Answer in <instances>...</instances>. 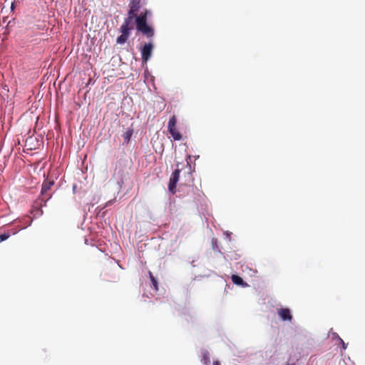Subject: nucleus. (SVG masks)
Wrapping results in <instances>:
<instances>
[{"label":"nucleus","instance_id":"dca6fc26","mask_svg":"<svg viewBox=\"0 0 365 365\" xmlns=\"http://www.w3.org/2000/svg\"><path fill=\"white\" fill-rule=\"evenodd\" d=\"M287 365H294V364H288Z\"/></svg>","mask_w":365,"mask_h":365},{"label":"nucleus","instance_id":"f257e3e1","mask_svg":"<svg viewBox=\"0 0 365 365\" xmlns=\"http://www.w3.org/2000/svg\"><path fill=\"white\" fill-rule=\"evenodd\" d=\"M150 14V11L147 9H144L138 16L128 14L127 18L120 26V31L130 34V31L133 29V19H135L137 30L148 38L153 37L154 36V30L147 24V18Z\"/></svg>","mask_w":365,"mask_h":365},{"label":"nucleus","instance_id":"ddd939ff","mask_svg":"<svg viewBox=\"0 0 365 365\" xmlns=\"http://www.w3.org/2000/svg\"><path fill=\"white\" fill-rule=\"evenodd\" d=\"M10 237V234L8 232H4L3 234L0 235V240L1 241H4L7 240Z\"/></svg>","mask_w":365,"mask_h":365},{"label":"nucleus","instance_id":"6e6552de","mask_svg":"<svg viewBox=\"0 0 365 365\" xmlns=\"http://www.w3.org/2000/svg\"><path fill=\"white\" fill-rule=\"evenodd\" d=\"M121 35L117 38L116 42L119 44L124 43L128 38L130 34L128 32L120 31Z\"/></svg>","mask_w":365,"mask_h":365},{"label":"nucleus","instance_id":"f8f14e48","mask_svg":"<svg viewBox=\"0 0 365 365\" xmlns=\"http://www.w3.org/2000/svg\"><path fill=\"white\" fill-rule=\"evenodd\" d=\"M132 135H133V130L130 129V130H127L124 133L123 137H124L125 140L128 142L130 140Z\"/></svg>","mask_w":365,"mask_h":365},{"label":"nucleus","instance_id":"2eb2a0df","mask_svg":"<svg viewBox=\"0 0 365 365\" xmlns=\"http://www.w3.org/2000/svg\"><path fill=\"white\" fill-rule=\"evenodd\" d=\"M213 365H220V362L218 361H215L213 362Z\"/></svg>","mask_w":365,"mask_h":365},{"label":"nucleus","instance_id":"7ed1b4c3","mask_svg":"<svg viewBox=\"0 0 365 365\" xmlns=\"http://www.w3.org/2000/svg\"><path fill=\"white\" fill-rule=\"evenodd\" d=\"M54 182L50 180H45L41 186V200L44 201V205L46 202L51 197V195L48 193V191L51 190V187L53 185Z\"/></svg>","mask_w":365,"mask_h":365},{"label":"nucleus","instance_id":"39448f33","mask_svg":"<svg viewBox=\"0 0 365 365\" xmlns=\"http://www.w3.org/2000/svg\"><path fill=\"white\" fill-rule=\"evenodd\" d=\"M153 44L150 42L145 43L141 48L142 60L144 63H146L152 56Z\"/></svg>","mask_w":365,"mask_h":365},{"label":"nucleus","instance_id":"0eeeda50","mask_svg":"<svg viewBox=\"0 0 365 365\" xmlns=\"http://www.w3.org/2000/svg\"><path fill=\"white\" fill-rule=\"evenodd\" d=\"M277 314H279L280 319L283 321L291 322L292 319V315L288 308L277 309Z\"/></svg>","mask_w":365,"mask_h":365},{"label":"nucleus","instance_id":"9b49d317","mask_svg":"<svg viewBox=\"0 0 365 365\" xmlns=\"http://www.w3.org/2000/svg\"><path fill=\"white\" fill-rule=\"evenodd\" d=\"M149 277L150 279V281L152 282L153 286L154 287L156 291L158 290V283L155 277L153 275L152 272L149 271Z\"/></svg>","mask_w":365,"mask_h":365},{"label":"nucleus","instance_id":"1a4fd4ad","mask_svg":"<svg viewBox=\"0 0 365 365\" xmlns=\"http://www.w3.org/2000/svg\"><path fill=\"white\" fill-rule=\"evenodd\" d=\"M231 278H232V282L237 285H244L245 284V282H244L242 278L238 275L233 274Z\"/></svg>","mask_w":365,"mask_h":365},{"label":"nucleus","instance_id":"4468645a","mask_svg":"<svg viewBox=\"0 0 365 365\" xmlns=\"http://www.w3.org/2000/svg\"><path fill=\"white\" fill-rule=\"evenodd\" d=\"M340 341H341V344H342L343 349H346V345H345V343L344 342V341H343L341 339H340Z\"/></svg>","mask_w":365,"mask_h":365},{"label":"nucleus","instance_id":"f03ea898","mask_svg":"<svg viewBox=\"0 0 365 365\" xmlns=\"http://www.w3.org/2000/svg\"><path fill=\"white\" fill-rule=\"evenodd\" d=\"M177 124V118L175 115H173L170 117L168 124V130L174 140H180L182 139V134L179 132V130L176 128Z\"/></svg>","mask_w":365,"mask_h":365},{"label":"nucleus","instance_id":"9d476101","mask_svg":"<svg viewBox=\"0 0 365 365\" xmlns=\"http://www.w3.org/2000/svg\"><path fill=\"white\" fill-rule=\"evenodd\" d=\"M202 361L206 364L208 365L210 363V355L208 351L205 350L202 353Z\"/></svg>","mask_w":365,"mask_h":365},{"label":"nucleus","instance_id":"423d86ee","mask_svg":"<svg viewBox=\"0 0 365 365\" xmlns=\"http://www.w3.org/2000/svg\"><path fill=\"white\" fill-rule=\"evenodd\" d=\"M180 170L176 169L171 175L170 178L168 189L170 192L175 194L176 192V184L179 180L180 177Z\"/></svg>","mask_w":365,"mask_h":365},{"label":"nucleus","instance_id":"20e7f679","mask_svg":"<svg viewBox=\"0 0 365 365\" xmlns=\"http://www.w3.org/2000/svg\"><path fill=\"white\" fill-rule=\"evenodd\" d=\"M145 4V0H130L129 2V11L128 12L130 15L138 16V12Z\"/></svg>","mask_w":365,"mask_h":365}]
</instances>
